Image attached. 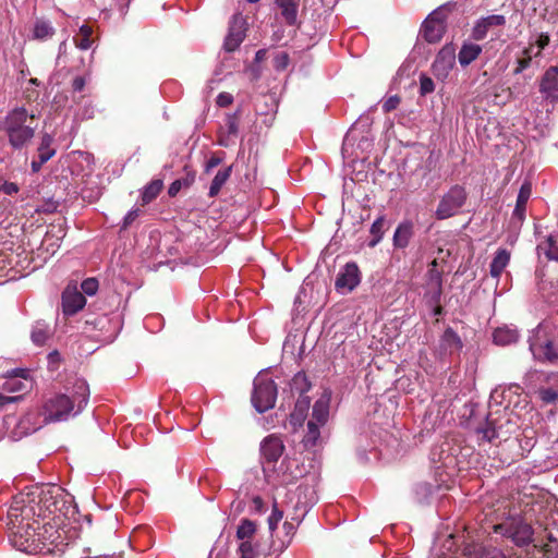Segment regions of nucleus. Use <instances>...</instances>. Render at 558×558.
<instances>
[{"label": "nucleus", "mask_w": 558, "mask_h": 558, "mask_svg": "<svg viewBox=\"0 0 558 558\" xmlns=\"http://www.w3.org/2000/svg\"><path fill=\"white\" fill-rule=\"evenodd\" d=\"M12 542L22 551H63L76 532L64 523L62 515H54L40 525L39 519L9 520Z\"/></svg>", "instance_id": "1"}, {"label": "nucleus", "mask_w": 558, "mask_h": 558, "mask_svg": "<svg viewBox=\"0 0 558 558\" xmlns=\"http://www.w3.org/2000/svg\"><path fill=\"white\" fill-rule=\"evenodd\" d=\"M65 497L64 490L58 485L33 486L13 497L8 519L23 522L33 518L41 520L54 515L64 518Z\"/></svg>", "instance_id": "2"}, {"label": "nucleus", "mask_w": 558, "mask_h": 558, "mask_svg": "<svg viewBox=\"0 0 558 558\" xmlns=\"http://www.w3.org/2000/svg\"><path fill=\"white\" fill-rule=\"evenodd\" d=\"M89 386L85 379L77 378L72 386H66L64 392L49 397L40 411L45 423L68 421L78 415L89 400Z\"/></svg>", "instance_id": "3"}, {"label": "nucleus", "mask_w": 558, "mask_h": 558, "mask_svg": "<svg viewBox=\"0 0 558 558\" xmlns=\"http://www.w3.org/2000/svg\"><path fill=\"white\" fill-rule=\"evenodd\" d=\"M35 114H28L24 107H16L8 112L5 118L0 121V132H4L10 146L15 150L26 147L35 135V126L28 124V120H34Z\"/></svg>", "instance_id": "4"}, {"label": "nucleus", "mask_w": 558, "mask_h": 558, "mask_svg": "<svg viewBox=\"0 0 558 558\" xmlns=\"http://www.w3.org/2000/svg\"><path fill=\"white\" fill-rule=\"evenodd\" d=\"M529 348L535 360L558 364V335L554 326L539 324L529 337Z\"/></svg>", "instance_id": "5"}, {"label": "nucleus", "mask_w": 558, "mask_h": 558, "mask_svg": "<svg viewBox=\"0 0 558 558\" xmlns=\"http://www.w3.org/2000/svg\"><path fill=\"white\" fill-rule=\"evenodd\" d=\"M277 393L274 380L259 373L254 379L252 404L258 413H264L275 407Z\"/></svg>", "instance_id": "6"}, {"label": "nucleus", "mask_w": 558, "mask_h": 558, "mask_svg": "<svg viewBox=\"0 0 558 558\" xmlns=\"http://www.w3.org/2000/svg\"><path fill=\"white\" fill-rule=\"evenodd\" d=\"M468 198V192L462 185L456 184L446 192L437 206L435 216L439 220L448 219L460 213Z\"/></svg>", "instance_id": "7"}, {"label": "nucleus", "mask_w": 558, "mask_h": 558, "mask_svg": "<svg viewBox=\"0 0 558 558\" xmlns=\"http://www.w3.org/2000/svg\"><path fill=\"white\" fill-rule=\"evenodd\" d=\"M495 532L510 538L517 546L529 545L533 541V529L522 520H512L495 526Z\"/></svg>", "instance_id": "8"}, {"label": "nucleus", "mask_w": 558, "mask_h": 558, "mask_svg": "<svg viewBox=\"0 0 558 558\" xmlns=\"http://www.w3.org/2000/svg\"><path fill=\"white\" fill-rule=\"evenodd\" d=\"M425 299L428 304L440 303L442 294V275L437 269V262L434 259L427 270Z\"/></svg>", "instance_id": "9"}, {"label": "nucleus", "mask_w": 558, "mask_h": 558, "mask_svg": "<svg viewBox=\"0 0 558 558\" xmlns=\"http://www.w3.org/2000/svg\"><path fill=\"white\" fill-rule=\"evenodd\" d=\"M456 49L452 44L444 46L433 62V72L438 78H446L456 63Z\"/></svg>", "instance_id": "10"}, {"label": "nucleus", "mask_w": 558, "mask_h": 558, "mask_svg": "<svg viewBox=\"0 0 558 558\" xmlns=\"http://www.w3.org/2000/svg\"><path fill=\"white\" fill-rule=\"evenodd\" d=\"M361 281L360 270L355 263H347L336 279V289L340 293H349L359 286Z\"/></svg>", "instance_id": "11"}, {"label": "nucleus", "mask_w": 558, "mask_h": 558, "mask_svg": "<svg viewBox=\"0 0 558 558\" xmlns=\"http://www.w3.org/2000/svg\"><path fill=\"white\" fill-rule=\"evenodd\" d=\"M245 19L241 13L233 15L223 44L227 51L231 52L239 48L245 37Z\"/></svg>", "instance_id": "12"}, {"label": "nucleus", "mask_w": 558, "mask_h": 558, "mask_svg": "<svg viewBox=\"0 0 558 558\" xmlns=\"http://www.w3.org/2000/svg\"><path fill=\"white\" fill-rule=\"evenodd\" d=\"M444 15L440 10L434 11L422 26V35L428 43L439 41L445 33Z\"/></svg>", "instance_id": "13"}, {"label": "nucleus", "mask_w": 558, "mask_h": 558, "mask_svg": "<svg viewBox=\"0 0 558 558\" xmlns=\"http://www.w3.org/2000/svg\"><path fill=\"white\" fill-rule=\"evenodd\" d=\"M506 25V16L502 14H492L480 17L475 21L472 29V39L480 41L487 37L490 29L495 27H502Z\"/></svg>", "instance_id": "14"}, {"label": "nucleus", "mask_w": 558, "mask_h": 558, "mask_svg": "<svg viewBox=\"0 0 558 558\" xmlns=\"http://www.w3.org/2000/svg\"><path fill=\"white\" fill-rule=\"evenodd\" d=\"M86 304V299L75 286H68L62 293V308L65 315H74Z\"/></svg>", "instance_id": "15"}, {"label": "nucleus", "mask_w": 558, "mask_h": 558, "mask_svg": "<svg viewBox=\"0 0 558 558\" xmlns=\"http://www.w3.org/2000/svg\"><path fill=\"white\" fill-rule=\"evenodd\" d=\"M284 451L282 439L277 435H269L260 442V453L269 463L277 462Z\"/></svg>", "instance_id": "16"}, {"label": "nucleus", "mask_w": 558, "mask_h": 558, "mask_svg": "<svg viewBox=\"0 0 558 558\" xmlns=\"http://www.w3.org/2000/svg\"><path fill=\"white\" fill-rule=\"evenodd\" d=\"M539 93L545 99L550 101L558 100V68L550 66L544 73L539 83Z\"/></svg>", "instance_id": "17"}, {"label": "nucleus", "mask_w": 558, "mask_h": 558, "mask_svg": "<svg viewBox=\"0 0 558 558\" xmlns=\"http://www.w3.org/2000/svg\"><path fill=\"white\" fill-rule=\"evenodd\" d=\"M463 343L460 336L452 328H446L439 341L440 355L459 352L461 351Z\"/></svg>", "instance_id": "18"}, {"label": "nucleus", "mask_w": 558, "mask_h": 558, "mask_svg": "<svg viewBox=\"0 0 558 558\" xmlns=\"http://www.w3.org/2000/svg\"><path fill=\"white\" fill-rule=\"evenodd\" d=\"M56 34V28L49 20L44 17L36 19L32 28L31 39L38 41H46L52 38Z\"/></svg>", "instance_id": "19"}, {"label": "nucleus", "mask_w": 558, "mask_h": 558, "mask_svg": "<svg viewBox=\"0 0 558 558\" xmlns=\"http://www.w3.org/2000/svg\"><path fill=\"white\" fill-rule=\"evenodd\" d=\"M532 194V184L530 182H524L520 190L515 202V207L512 213V218L518 219L519 222H522L525 218L526 203Z\"/></svg>", "instance_id": "20"}, {"label": "nucleus", "mask_w": 558, "mask_h": 558, "mask_svg": "<svg viewBox=\"0 0 558 558\" xmlns=\"http://www.w3.org/2000/svg\"><path fill=\"white\" fill-rule=\"evenodd\" d=\"M482 46L472 41H464L458 53V61L462 68L470 65L482 53Z\"/></svg>", "instance_id": "21"}, {"label": "nucleus", "mask_w": 558, "mask_h": 558, "mask_svg": "<svg viewBox=\"0 0 558 558\" xmlns=\"http://www.w3.org/2000/svg\"><path fill=\"white\" fill-rule=\"evenodd\" d=\"M476 434L478 436V439L488 442H492L495 439H507V437H505V434L501 430V426H496L494 420H492L490 416H487L484 426H480L476 428Z\"/></svg>", "instance_id": "22"}, {"label": "nucleus", "mask_w": 558, "mask_h": 558, "mask_svg": "<svg viewBox=\"0 0 558 558\" xmlns=\"http://www.w3.org/2000/svg\"><path fill=\"white\" fill-rule=\"evenodd\" d=\"M538 255H544L549 260L558 262V232L550 233L544 241L537 244Z\"/></svg>", "instance_id": "23"}, {"label": "nucleus", "mask_w": 558, "mask_h": 558, "mask_svg": "<svg viewBox=\"0 0 558 558\" xmlns=\"http://www.w3.org/2000/svg\"><path fill=\"white\" fill-rule=\"evenodd\" d=\"M300 0H275V3L280 9V14L288 25H295L298 22Z\"/></svg>", "instance_id": "24"}, {"label": "nucleus", "mask_w": 558, "mask_h": 558, "mask_svg": "<svg viewBox=\"0 0 558 558\" xmlns=\"http://www.w3.org/2000/svg\"><path fill=\"white\" fill-rule=\"evenodd\" d=\"M413 234V225L410 221L401 222L393 234V245L398 248H404L409 245Z\"/></svg>", "instance_id": "25"}, {"label": "nucleus", "mask_w": 558, "mask_h": 558, "mask_svg": "<svg viewBox=\"0 0 558 558\" xmlns=\"http://www.w3.org/2000/svg\"><path fill=\"white\" fill-rule=\"evenodd\" d=\"M493 338L496 344L509 345L517 342L519 339V331L514 327L504 326L495 329Z\"/></svg>", "instance_id": "26"}, {"label": "nucleus", "mask_w": 558, "mask_h": 558, "mask_svg": "<svg viewBox=\"0 0 558 558\" xmlns=\"http://www.w3.org/2000/svg\"><path fill=\"white\" fill-rule=\"evenodd\" d=\"M329 417V397H320L313 407L312 417L319 425H325Z\"/></svg>", "instance_id": "27"}, {"label": "nucleus", "mask_w": 558, "mask_h": 558, "mask_svg": "<svg viewBox=\"0 0 558 558\" xmlns=\"http://www.w3.org/2000/svg\"><path fill=\"white\" fill-rule=\"evenodd\" d=\"M295 494L298 496L296 506L306 509L316 502V493L312 485L301 484L298 486Z\"/></svg>", "instance_id": "28"}, {"label": "nucleus", "mask_w": 558, "mask_h": 558, "mask_svg": "<svg viewBox=\"0 0 558 558\" xmlns=\"http://www.w3.org/2000/svg\"><path fill=\"white\" fill-rule=\"evenodd\" d=\"M509 262L510 253L505 248H499L490 263L492 277L499 279L500 275L502 274L504 269L508 266Z\"/></svg>", "instance_id": "29"}, {"label": "nucleus", "mask_w": 558, "mask_h": 558, "mask_svg": "<svg viewBox=\"0 0 558 558\" xmlns=\"http://www.w3.org/2000/svg\"><path fill=\"white\" fill-rule=\"evenodd\" d=\"M314 420H310L306 425V433L303 437V444L306 448H314L322 442L320 427Z\"/></svg>", "instance_id": "30"}, {"label": "nucleus", "mask_w": 558, "mask_h": 558, "mask_svg": "<svg viewBox=\"0 0 558 558\" xmlns=\"http://www.w3.org/2000/svg\"><path fill=\"white\" fill-rule=\"evenodd\" d=\"M61 238V235H54L51 232L46 233L41 243V247L39 250H45L48 253V255L43 257L40 263L36 264L34 268L41 266L43 263H45L49 256H52L57 252V250L60 247Z\"/></svg>", "instance_id": "31"}, {"label": "nucleus", "mask_w": 558, "mask_h": 558, "mask_svg": "<svg viewBox=\"0 0 558 558\" xmlns=\"http://www.w3.org/2000/svg\"><path fill=\"white\" fill-rule=\"evenodd\" d=\"M386 230V217L381 215L371 226L369 233L372 235V240L368 242V246L375 247L381 241Z\"/></svg>", "instance_id": "32"}, {"label": "nucleus", "mask_w": 558, "mask_h": 558, "mask_svg": "<svg viewBox=\"0 0 558 558\" xmlns=\"http://www.w3.org/2000/svg\"><path fill=\"white\" fill-rule=\"evenodd\" d=\"M231 174V167H228L223 170H219L215 178L211 181V184L209 186L208 195L210 197H215L219 194L221 187L225 185V183L228 181Z\"/></svg>", "instance_id": "33"}, {"label": "nucleus", "mask_w": 558, "mask_h": 558, "mask_svg": "<svg viewBox=\"0 0 558 558\" xmlns=\"http://www.w3.org/2000/svg\"><path fill=\"white\" fill-rule=\"evenodd\" d=\"M93 29L88 25H82L78 34L74 37L75 46L81 50H87L93 45L92 39Z\"/></svg>", "instance_id": "34"}, {"label": "nucleus", "mask_w": 558, "mask_h": 558, "mask_svg": "<svg viewBox=\"0 0 558 558\" xmlns=\"http://www.w3.org/2000/svg\"><path fill=\"white\" fill-rule=\"evenodd\" d=\"M553 386L538 389L541 400L547 404L554 403L558 399V375H553Z\"/></svg>", "instance_id": "35"}, {"label": "nucleus", "mask_w": 558, "mask_h": 558, "mask_svg": "<svg viewBox=\"0 0 558 558\" xmlns=\"http://www.w3.org/2000/svg\"><path fill=\"white\" fill-rule=\"evenodd\" d=\"M256 533V524L252 520L243 519L236 529V538L242 541H251Z\"/></svg>", "instance_id": "36"}, {"label": "nucleus", "mask_w": 558, "mask_h": 558, "mask_svg": "<svg viewBox=\"0 0 558 558\" xmlns=\"http://www.w3.org/2000/svg\"><path fill=\"white\" fill-rule=\"evenodd\" d=\"M52 143L53 136L45 133L38 147V157H41L43 160H50L56 154V149L51 147Z\"/></svg>", "instance_id": "37"}, {"label": "nucleus", "mask_w": 558, "mask_h": 558, "mask_svg": "<svg viewBox=\"0 0 558 558\" xmlns=\"http://www.w3.org/2000/svg\"><path fill=\"white\" fill-rule=\"evenodd\" d=\"M50 336V328L44 323H36L32 330V340L37 345H43Z\"/></svg>", "instance_id": "38"}, {"label": "nucleus", "mask_w": 558, "mask_h": 558, "mask_svg": "<svg viewBox=\"0 0 558 558\" xmlns=\"http://www.w3.org/2000/svg\"><path fill=\"white\" fill-rule=\"evenodd\" d=\"M162 181L161 180H154L149 184H147L142 193V201L144 204L150 203L153 199H155L159 193L162 190Z\"/></svg>", "instance_id": "39"}, {"label": "nucleus", "mask_w": 558, "mask_h": 558, "mask_svg": "<svg viewBox=\"0 0 558 558\" xmlns=\"http://www.w3.org/2000/svg\"><path fill=\"white\" fill-rule=\"evenodd\" d=\"M194 179L195 174L189 172L185 178L173 181L169 186L168 194L170 196H175L181 191L182 187L190 186L194 182Z\"/></svg>", "instance_id": "40"}, {"label": "nucleus", "mask_w": 558, "mask_h": 558, "mask_svg": "<svg viewBox=\"0 0 558 558\" xmlns=\"http://www.w3.org/2000/svg\"><path fill=\"white\" fill-rule=\"evenodd\" d=\"M291 389L300 393H303L310 389L306 375L304 373H298L291 380Z\"/></svg>", "instance_id": "41"}, {"label": "nucleus", "mask_w": 558, "mask_h": 558, "mask_svg": "<svg viewBox=\"0 0 558 558\" xmlns=\"http://www.w3.org/2000/svg\"><path fill=\"white\" fill-rule=\"evenodd\" d=\"M548 543L545 545V553L549 556L558 555V530H549L547 533Z\"/></svg>", "instance_id": "42"}, {"label": "nucleus", "mask_w": 558, "mask_h": 558, "mask_svg": "<svg viewBox=\"0 0 558 558\" xmlns=\"http://www.w3.org/2000/svg\"><path fill=\"white\" fill-rule=\"evenodd\" d=\"M239 551L241 554V558H255L257 555L256 546L248 539L241 542Z\"/></svg>", "instance_id": "43"}, {"label": "nucleus", "mask_w": 558, "mask_h": 558, "mask_svg": "<svg viewBox=\"0 0 558 558\" xmlns=\"http://www.w3.org/2000/svg\"><path fill=\"white\" fill-rule=\"evenodd\" d=\"M283 512L278 509L277 504H274L272 511L268 518V527L269 531L272 533L277 526L278 523L282 520Z\"/></svg>", "instance_id": "44"}, {"label": "nucleus", "mask_w": 558, "mask_h": 558, "mask_svg": "<svg viewBox=\"0 0 558 558\" xmlns=\"http://www.w3.org/2000/svg\"><path fill=\"white\" fill-rule=\"evenodd\" d=\"M98 281L95 278H87L81 284L83 293L89 296L96 294V292L98 291Z\"/></svg>", "instance_id": "45"}, {"label": "nucleus", "mask_w": 558, "mask_h": 558, "mask_svg": "<svg viewBox=\"0 0 558 558\" xmlns=\"http://www.w3.org/2000/svg\"><path fill=\"white\" fill-rule=\"evenodd\" d=\"M290 58L284 51L278 52L274 58V66L278 71H283L289 65Z\"/></svg>", "instance_id": "46"}, {"label": "nucleus", "mask_w": 558, "mask_h": 558, "mask_svg": "<svg viewBox=\"0 0 558 558\" xmlns=\"http://www.w3.org/2000/svg\"><path fill=\"white\" fill-rule=\"evenodd\" d=\"M435 89V84L433 80L426 75H421L420 77V94L425 96L427 94L433 93Z\"/></svg>", "instance_id": "47"}, {"label": "nucleus", "mask_w": 558, "mask_h": 558, "mask_svg": "<svg viewBox=\"0 0 558 558\" xmlns=\"http://www.w3.org/2000/svg\"><path fill=\"white\" fill-rule=\"evenodd\" d=\"M0 191L7 195H13L20 191V187L16 183L9 182L0 177Z\"/></svg>", "instance_id": "48"}, {"label": "nucleus", "mask_w": 558, "mask_h": 558, "mask_svg": "<svg viewBox=\"0 0 558 558\" xmlns=\"http://www.w3.org/2000/svg\"><path fill=\"white\" fill-rule=\"evenodd\" d=\"M536 47V56L542 54V50L545 49L549 44L548 34L542 33L539 34L534 41H532Z\"/></svg>", "instance_id": "49"}, {"label": "nucleus", "mask_w": 558, "mask_h": 558, "mask_svg": "<svg viewBox=\"0 0 558 558\" xmlns=\"http://www.w3.org/2000/svg\"><path fill=\"white\" fill-rule=\"evenodd\" d=\"M480 558H506V556L496 547H485L482 548Z\"/></svg>", "instance_id": "50"}, {"label": "nucleus", "mask_w": 558, "mask_h": 558, "mask_svg": "<svg viewBox=\"0 0 558 558\" xmlns=\"http://www.w3.org/2000/svg\"><path fill=\"white\" fill-rule=\"evenodd\" d=\"M532 60L529 56H523L517 60V65L513 70V74H521L523 71L531 66Z\"/></svg>", "instance_id": "51"}, {"label": "nucleus", "mask_w": 558, "mask_h": 558, "mask_svg": "<svg viewBox=\"0 0 558 558\" xmlns=\"http://www.w3.org/2000/svg\"><path fill=\"white\" fill-rule=\"evenodd\" d=\"M400 104V98L398 96H390L383 104V110L385 112H390L395 110Z\"/></svg>", "instance_id": "52"}, {"label": "nucleus", "mask_w": 558, "mask_h": 558, "mask_svg": "<svg viewBox=\"0 0 558 558\" xmlns=\"http://www.w3.org/2000/svg\"><path fill=\"white\" fill-rule=\"evenodd\" d=\"M140 210L137 208H133L123 218V223L121 229L125 230L130 227V225L138 217Z\"/></svg>", "instance_id": "53"}, {"label": "nucleus", "mask_w": 558, "mask_h": 558, "mask_svg": "<svg viewBox=\"0 0 558 558\" xmlns=\"http://www.w3.org/2000/svg\"><path fill=\"white\" fill-rule=\"evenodd\" d=\"M227 134L236 136L239 128L234 117L229 116L226 121Z\"/></svg>", "instance_id": "54"}, {"label": "nucleus", "mask_w": 558, "mask_h": 558, "mask_svg": "<svg viewBox=\"0 0 558 558\" xmlns=\"http://www.w3.org/2000/svg\"><path fill=\"white\" fill-rule=\"evenodd\" d=\"M232 101H233V97L229 93H220L217 96V105L219 107H227V106L231 105Z\"/></svg>", "instance_id": "55"}, {"label": "nucleus", "mask_w": 558, "mask_h": 558, "mask_svg": "<svg viewBox=\"0 0 558 558\" xmlns=\"http://www.w3.org/2000/svg\"><path fill=\"white\" fill-rule=\"evenodd\" d=\"M86 81L83 76H76L72 82V89L74 93L82 92L85 87Z\"/></svg>", "instance_id": "56"}, {"label": "nucleus", "mask_w": 558, "mask_h": 558, "mask_svg": "<svg viewBox=\"0 0 558 558\" xmlns=\"http://www.w3.org/2000/svg\"><path fill=\"white\" fill-rule=\"evenodd\" d=\"M222 159L220 157H217V156H213L208 159V161L206 162V172H209L210 170H213L214 168H216L217 166H219L221 163Z\"/></svg>", "instance_id": "57"}, {"label": "nucleus", "mask_w": 558, "mask_h": 558, "mask_svg": "<svg viewBox=\"0 0 558 558\" xmlns=\"http://www.w3.org/2000/svg\"><path fill=\"white\" fill-rule=\"evenodd\" d=\"M283 530H284L286 536L288 537L287 543H290V539H291V537L293 536V534L295 532V526H294L293 523L284 522L283 523Z\"/></svg>", "instance_id": "58"}, {"label": "nucleus", "mask_w": 558, "mask_h": 558, "mask_svg": "<svg viewBox=\"0 0 558 558\" xmlns=\"http://www.w3.org/2000/svg\"><path fill=\"white\" fill-rule=\"evenodd\" d=\"M536 52V47L535 45L531 41L530 45L527 47H525L523 50H522V54L523 56H529L531 58V60H533V58H537L538 56L535 54Z\"/></svg>", "instance_id": "59"}, {"label": "nucleus", "mask_w": 558, "mask_h": 558, "mask_svg": "<svg viewBox=\"0 0 558 558\" xmlns=\"http://www.w3.org/2000/svg\"><path fill=\"white\" fill-rule=\"evenodd\" d=\"M252 505L255 511L263 512L264 511V501L259 496H255L252 499Z\"/></svg>", "instance_id": "60"}, {"label": "nucleus", "mask_w": 558, "mask_h": 558, "mask_svg": "<svg viewBox=\"0 0 558 558\" xmlns=\"http://www.w3.org/2000/svg\"><path fill=\"white\" fill-rule=\"evenodd\" d=\"M5 389L9 391H20L23 389V384L21 381H7Z\"/></svg>", "instance_id": "61"}, {"label": "nucleus", "mask_w": 558, "mask_h": 558, "mask_svg": "<svg viewBox=\"0 0 558 558\" xmlns=\"http://www.w3.org/2000/svg\"><path fill=\"white\" fill-rule=\"evenodd\" d=\"M47 161L48 160H43L41 157H38L37 160H33L31 165L33 172H38L41 169L43 165L46 163Z\"/></svg>", "instance_id": "62"}, {"label": "nucleus", "mask_w": 558, "mask_h": 558, "mask_svg": "<svg viewBox=\"0 0 558 558\" xmlns=\"http://www.w3.org/2000/svg\"><path fill=\"white\" fill-rule=\"evenodd\" d=\"M48 361L50 365H53L60 361V353L58 351L50 352L48 354Z\"/></svg>", "instance_id": "63"}, {"label": "nucleus", "mask_w": 558, "mask_h": 558, "mask_svg": "<svg viewBox=\"0 0 558 558\" xmlns=\"http://www.w3.org/2000/svg\"><path fill=\"white\" fill-rule=\"evenodd\" d=\"M16 400H17V397H8V396L0 393V407L11 403V402H14Z\"/></svg>", "instance_id": "64"}]
</instances>
